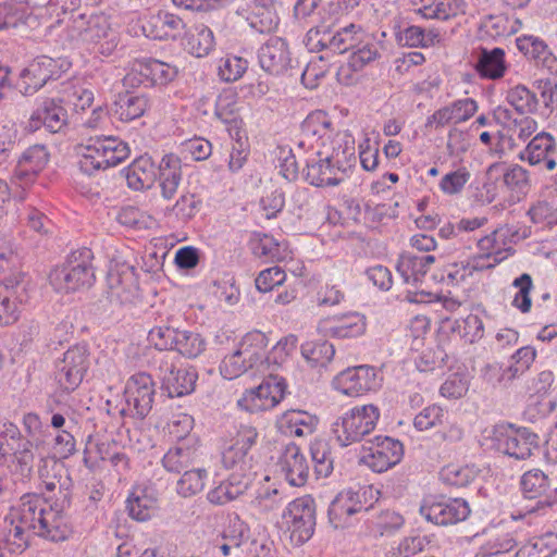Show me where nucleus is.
Returning a JSON list of instances; mask_svg holds the SVG:
<instances>
[{"label":"nucleus","mask_w":557,"mask_h":557,"mask_svg":"<svg viewBox=\"0 0 557 557\" xmlns=\"http://www.w3.org/2000/svg\"><path fill=\"white\" fill-rule=\"evenodd\" d=\"M49 498L38 493H26L21 496L20 503L12 508L10 515L13 521L22 523L35 535L51 542H61L69 537L71 529L58 509L48 504Z\"/></svg>","instance_id":"nucleus-1"},{"label":"nucleus","mask_w":557,"mask_h":557,"mask_svg":"<svg viewBox=\"0 0 557 557\" xmlns=\"http://www.w3.org/2000/svg\"><path fill=\"white\" fill-rule=\"evenodd\" d=\"M355 160L352 143L333 141L330 149H317L305 159L304 178L315 187L337 186L347 177Z\"/></svg>","instance_id":"nucleus-2"},{"label":"nucleus","mask_w":557,"mask_h":557,"mask_svg":"<svg viewBox=\"0 0 557 557\" xmlns=\"http://www.w3.org/2000/svg\"><path fill=\"white\" fill-rule=\"evenodd\" d=\"M65 33L71 42L94 45L95 48L97 47V52L104 57L111 55L119 45L110 17L101 12L73 15L66 25Z\"/></svg>","instance_id":"nucleus-3"},{"label":"nucleus","mask_w":557,"mask_h":557,"mask_svg":"<svg viewBox=\"0 0 557 557\" xmlns=\"http://www.w3.org/2000/svg\"><path fill=\"white\" fill-rule=\"evenodd\" d=\"M360 37H364V32L360 25L355 23L337 29L322 24L311 27L307 32L304 44L310 52H323L319 57V61L325 62L335 54L352 51L356 46L360 45Z\"/></svg>","instance_id":"nucleus-4"},{"label":"nucleus","mask_w":557,"mask_h":557,"mask_svg":"<svg viewBox=\"0 0 557 557\" xmlns=\"http://www.w3.org/2000/svg\"><path fill=\"white\" fill-rule=\"evenodd\" d=\"M94 253L83 247L72 251L65 262L51 270L49 282L59 293H74L89 288L95 280Z\"/></svg>","instance_id":"nucleus-5"},{"label":"nucleus","mask_w":557,"mask_h":557,"mask_svg":"<svg viewBox=\"0 0 557 557\" xmlns=\"http://www.w3.org/2000/svg\"><path fill=\"white\" fill-rule=\"evenodd\" d=\"M380 416L379 407L373 404L355 406L336 420L332 431L339 445L346 447L372 433Z\"/></svg>","instance_id":"nucleus-6"},{"label":"nucleus","mask_w":557,"mask_h":557,"mask_svg":"<svg viewBox=\"0 0 557 557\" xmlns=\"http://www.w3.org/2000/svg\"><path fill=\"white\" fill-rule=\"evenodd\" d=\"M71 67V62L63 58L39 55L24 67L16 88L23 96H33L51 81H58Z\"/></svg>","instance_id":"nucleus-7"},{"label":"nucleus","mask_w":557,"mask_h":557,"mask_svg":"<svg viewBox=\"0 0 557 557\" xmlns=\"http://www.w3.org/2000/svg\"><path fill=\"white\" fill-rule=\"evenodd\" d=\"M491 441L493 447L517 460H525L540 448V437L528 428H516L513 424H497L494 426Z\"/></svg>","instance_id":"nucleus-8"},{"label":"nucleus","mask_w":557,"mask_h":557,"mask_svg":"<svg viewBox=\"0 0 557 557\" xmlns=\"http://www.w3.org/2000/svg\"><path fill=\"white\" fill-rule=\"evenodd\" d=\"M344 143L339 135H335L333 122L329 114L323 110L310 112L300 125V139L298 149L304 151H315L317 149H330L327 143L332 145Z\"/></svg>","instance_id":"nucleus-9"},{"label":"nucleus","mask_w":557,"mask_h":557,"mask_svg":"<svg viewBox=\"0 0 557 557\" xmlns=\"http://www.w3.org/2000/svg\"><path fill=\"white\" fill-rule=\"evenodd\" d=\"M283 520L290 533V541L297 546L305 544L314 533V499L304 496L290 502L283 512Z\"/></svg>","instance_id":"nucleus-10"},{"label":"nucleus","mask_w":557,"mask_h":557,"mask_svg":"<svg viewBox=\"0 0 557 557\" xmlns=\"http://www.w3.org/2000/svg\"><path fill=\"white\" fill-rule=\"evenodd\" d=\"M177 75V69L169 63L153 58L135 59L131 71L124 76L123 85L135 88L165 86Z\"/></svg>","instance_id":"nucleus-11"},{"label":"nucleus","mask_w":557,"mask_h":557,"mask_svg":"<svg viewBox=\"0 0 557 557\" xmlns=\"http://www.w3.org/2000/svg\"><path fill=\"white\" fill-rule=\"evenodd\" d=\"M419 512L435 525L448 527L465 521L470 516L471 508L463 498L440 496L424 499Z\"/></svg>","instance_id":"nucleus-12"},{"label":"nucleus","mask_w":557,"mask_h":557,"mask_svg":"<svg viewBox=\"0 0 557 557\" xmlns=\"http://www.w3.org/2000/svg\"><path fill=\"white\" fill-rule=\"evenodd\" d=\"M90 364V352L86 344L71 346L63 358L55 363V380L60 387L70 393L83 382Z\"/></svg>","instance_id":"nucleus-13"},{"label":"nucleus","mask_w":557,"mask_h":557,"mask_svg":"<svg viewBox=\"0 0 557 557\" xmlns=\"http://www.w3.org/2000/svg\"><path fill=\"white\" fill-rule=\"evenodd\" d=\"M383 376L381 370L374 366L360 364L349 367L339 372L333 385L335 389L350 397H357L381 387Z\"/></svg>","instance_id":"nucleus-14"},{"label":"nucleus","mask_w":557,"mask_h":557,"mask_svg":"<svg viewBox=\"0 0 557 557\" xmlns=\"http://www.w3.org/2000/svg\"><path fill=\"white\" fill-rule=\"evenodd\" d=\"M518 158L540 173H553L557 171V138L542 131L529 140Z\"/></svg>","instance_id":"nucleus-15"},{"label":"nucleus","mask_w":557,"mask_h":557,"mask_svg":"<svg viewBox=\"0 0 557 557\" xmlns=\"http://www.w3.org/2000/svg\"><path fill=\"white\" fill-rule=\"evenodd\" d=\"M156 395L154 382L150 374L138 372L126 382L124 397L126 406L121 410L134 418L144 419L152 409Z\"/></svg>","instance_id":"nucleus-16"},{"label":"nucleus","mask_w":557,"mask_h":557,"mask_svg":"<svg viewBox=\"0 0 557 557\" xmlns=\"http://www.w3.org/2000/svg\"><path fill=\"white\" fill-rule=\"evenodd\" d=\"M362 447L364 455L361 460L377 473L393 468L400 462L404 456L403 443L389 436H374L367 440Z\"/></svg>","instance_id":"nucleus-17"},{"label":"nucleus","mask_w":557,"mask_h":557,"mask_svg":"<svg viewBox=\"0 0 557 557\" xmlns=\"http://www.w3.org/2000/svg\"><path fill=\"white\" fill-rule=\"evenodd\" d=\"M158 376L161 380V388L171 398L193 393L198 380V373L194 367H178L168 356L160 360Z\"/></svg>","instance_id":"nucleus-18"},{"label":"nucleus","mask_w":557,"mask_h":557,"mask_svg":"<svg viewBox=\"0 0 557 557\" xmlns=\"http://www.w3.org/2000/svg\"><path fill=\"white\" fill-rule=\"evenodd\" d=\"M38 478L45 491L47 493H53V496L48 498H54L55 507L62 509L70 505L71 478L66 473L63 465L54 459L42 458L38 467Z\"/></svg>","instance_id":"nucleus-19"},{"label":"nucleus","mask_w":557,"mask_h":557,"mask_svg":"<svg viewBox=\"0 0 557 557\" xmlns=\"http://www.w3.org/2000/svg\"><path fill=\"white\" fill-rule=\"evenodd\" d=\"M107 284L111 302L127 305L139 298L138 275L134 267L123 264L110 270Z\"/></svg>","instance_id":"nucleus-20"},{"label":"nucleus","mask_w":557,"mask_h":557,"mask_svg":"<svg viewBox=\"0 0 557 557\" xmlns=\"http://www.w3.org/2000/svg\"><path fill=\"white\" fill-rule=\"evenodd\" d=\"M260 67L270 75H283L292 67V53L286 39L277 36L270 37L258 49Z\"/></svg>","instance_id":"nucleus-21"},{"label":"nucleus","mask_w":557,"mask_h":557,"mask_svg":"<svg viewBox=\"0 0 557 557\" xmlns=\"http://www.w3.org/2000/svg\"><path fill=\"white\" fill-rule=\"evenodd\" d=\"M371 508L363 506L358 493L351 490L343 491L337 494L329 506V521L334 529L349 528L357 521L355 516L368 512Z\"/></svg>","instance_id":"nucleus-22"},{"label":"nucleus","mask_w":557,"mask_h":557,"mask_svg":"<svg viewBox=\"0 0 557 557\" xmlns=\"http://www.w3.org/2000/svg\"><path fill=\"white\" fill-rule=\"evenodd\" d=\"M60 98H42L28 120V127L33 131L45 126L50 133L62 131L67 123V112Z\"/></svg>","instance_id":"nucleus-23"},{"label":"nucleus","mask_w":557,"mask_h":557,"mask_svg":"<svg viewBox=\"0 0 557 557\" xmlns=\"http://www.w3.org/2000/svg\"><path fill=\"white\" fill-rule=\"evenodd\" d=\"M277 467L281 475L290 486L301 487L308 482L310 467L298 445L290 443L285 446Z\"/></svg>","instance_id":"nucleus-24"},{"label":"nucleus","mask_w":557,"mask_h":557,"mask_svg":"<svg viewBox=\"0 0 557 557\" xmlns=\"http://www.w3.org/2000/svg\"><path fill=\"white\" fill-rule=\"evenodd\" d=\"M49 152L45 145L28 147L20 157L12 178L23 188L33 184L49 162Z\"/></svg>","instance_id":"nucleus-25"},{"label":"nucleus","mask_w":557,"mask_h":557,"mask_svg":"<svg viewBox=\"0 0 557 557\" xmlns=\"http://www.w3.org/2000/svg\"><path fill=\"white\" fill-rule=\"evenodd\" d=\"M258 432L251 425L240 424L237 429L236 436L233 438V444L226 448L222 454V462L225 468L232 469L239 467L245 470L249 466L250 458L248 453L256 444Z\"/></svg>","instance_id":"nucleus-26"},{"label":"nucleus","mask_w":557,"mask_h":557,"mask_svg":"<svg viewBox=\"0 0 557 557\" xmlns=\"http://www.w3.org/2000/svg\"><path fill=\"white\" fill-rule=\"evenodd\" d=\"M214 115L226 126L228 134L237 135L246 131L240 114L239 97L233 89H224L219 94L214 104Z\"/></svg>","instance_id":"nucleus-27"},{"label":"nucleus","mask_w":557,"mask_h":557,"mask_svg":"<svg viewBox=\"0 0 557 557\" xmlns=\"http://www.w3.org/2000/svg\"><path fill=\"white\" fill-rule=\"evenodd\" d=\"M509 69L506 61V52L503 48L488 49L480 46L476 49L474 70L482 79H502Z\"/></svg>","instance_id":"nucleus-28"},{"label":"nucleus","mask_w":557,"mask_h":557,"mask_svg":"<svg viewBox=\"0 0 557 557\" xmlns=\"http://www.w3.org/2000/svg\"><path fill=\"white\" fill-rule=\"evenodd\" d=\"M502 178L506 190V202L510 207L522 201L530 188V172L520 164H506L503 162Z\"/></svg>","instance_id":"nucleus-29"},{"label":"nucleus","mask_w":557,"mask_h":557,"mask_svg":"<svg viewBox=\"0 0 557 557\" xmlns=\"http://www.w3.org/2000/svg\"><path fill=\"white\" fill-rule=\"evenodd\" d=\"M185 27L183 18L174 13L160 10L149 17L143 30L154 40L176 39Z\"/></svg>","instance_id":"nucleus-30"},{"label":"nucleus","mask_w":557,"mask_h":557,"mask_svg":"<svg viewBox=\"0 0 557 557\" xmlns=\"http://www.w3.org/2000/svg\"><path fill=\"white\" fill-rule=\"evenodd\" d=\"M325 331L333 338H356L366 333L367 318L356 311L336 314L325 320Z\"/></svg>","instance_id":"nucleus-31"},{"label":"nucleus","mask_w":557,"mask_h":557,"mask_svg":"<svg viewBox=\"0 0 557 557\" xmlns=\"http://www.w3.org/2000/svg\"><path fill=\"white\" fill-rule=\"evenodd\" d=\"M516 46L528 59L533 60L536 66L546 69L550 74L557 73V58L540 37L522 35L516 39Z\"/></svg>","instance_id":"nucleus-32"},{"label":"nucleus","mask_w":557,"mask_h":557,"mask_svg":"<svg viewBox=\"0 0 557 557\" xmlns=\"http://www.w3.org/2000/svg\"><path fill=\"white\" fill-rule=\"evenodd\" d=\"M127 186L136 191L149 189L157 180V164L152 157L144 153L123 170Z\"/></svg>","instance_id":"nucleus-33"},{"label":"nucleus","mask_w":557,"mask_h":557,"mask_svg":"<svg viewBox=\"0 0 557 557\" xmlns=\"http://www.w3.org/2000/svg\"><path fill=\"white\" fill-rule=\"evenodd\" d=\"M315 414L305 410H287L277 420L280 432L286 436L305 437L313 434L319 424Z\"/></svg>","instance_id":"nucleus-34"},{"label":"nucleus","mask_w":557,"mask_h":557,"mask_svg":"<svg viewBox=\"0 0 557 557\" xmlns=\"http://www.w3.org/2000/svg\"><path fill=\"white\" fill-rule=\"evenodd\" d=\"M435 262V257L426 253H413L405 251L397 261V271L407 284H418L422 282L431 264Z\"/></svg>","instance_id":"nucleus-35"},{"label":"nucleus","mask_w":557,"mask_h":557,"mask_svg":"<svg viewBox=\"0 0 557 557\" xmlns=\"http://www.w3.org/2000/svg\"><path fill=\"white\" fill-rule=\"evenodd\" d=\"M197 441H182L169 448L164 454L161 463L162 467L171 473L178 474L188 470L197 458Z\"/></svg>","instance_id":"nucleus-36"},{"label":"nucleus","mask_w":557,"mask_h":557,"mask_svg":"<svg viewBox=\"0 0 557 557\" xmlns=\"http://www.w3.org/2000/svg\"><path fill=\"white\" fill-rule=\"evenodd\" d=\"M29 283L26 273L20 270L18 256L11 249L0 252V285L17 288L23 298L25 288H29Z\"/></svg>","instance_id":"nucleus-37"},{"label":"nucleus","mask_w":557,"mask_h":557,"mask_svg":"<svg viewBox=\"0 0 557 557\" xmlns=\"http://www.w3.org/2000/svg\"><path fill=\"white\" fill-rule=\"evenodd\" d=\"M157 177L160 180L161 194L172 199L182 181V161L174 153H166L157 165Z\"/></svg>","instance_id":"nucleus-38"},{"label":"nucleus","mask_w":557,"mask_h":557,"mask_svg":"<svg viewBox=\"0 0 557 557\" xmlns=\"http://www.w3.org/2000/svg\"><path fill=\"white\" fill-rule=\"evenodd\" d=\"M249 25L259 33H270L278 25L273 0H251L247 15Z\"/></svg>","instance_id":"nucleus-39"},{"label":"nucleus","mask_w":557,"mask_h":557,"mask_svg":"<svg viewBox=\"0 0 557 557\" xmlns=\"http://www.w3.org/2000/svg\"><path fill=\"white\" fill-rule=\"evenodd\" d=\"M503 162L491 164L485 173V181L479 190V200L483 203H492L499 200L503 209L510 207L506 202V190L502 178Z\"/></svg>","instance_id":"nucleus-40"},{"label":"nucleus","mask_w":557,"mask_h":557,"mask_svg":"<svg viewBox=\"0 0 557 557\" xmlns=\"http://www.w3.org/2000/svg\"><path fill=\"white\" fill-rule=\"evenodd\" d=\"M249 486V479L239 473H232L225 481L209 491L207 498L213 505H225L240 495Z\"/></svg>","instance_id":"nucleus-41"},{"label":"nucleus","mask_w":557,"mask_h":557,"mask_svg":"<svg viewBox=\"0 0 557 557\" xmlns=\"http://www.w3.org/2000/svg\"><path fill=\"white\" fill-rule=\"evenodd\" d=\"M150 107L149 98L146 95L134 92L119 94L114 101V112L122 122H131L141 117Z\"/></svg>","instance_id":"nucleus-42"},{"label":"nucleus","mask_w":557,"mask_h":557,"mask_svg":"<svg viewBox=\"0 0 557 557\" xmlns=\"http://www.w3.org/2000/svg\"><path fill=\"white\" fill-rule=\"evenodd\" d=\"M29 299V288H25L22 299L17 288L0 285V326H8L15 323L20 315V305L26 304Z\"/></svg>","instance_id":"nucleus-43"},{"label":"nucleus","mask_w":557,"mask_h":557,"mask_svg":"<svg viewBox=\"0 0 557 557\" xmlns=\"http://www.w3.org/2000/svg\"><path fill=\"white\" fill-rule=\"evenodd\" d=\"M268 345L269 338L265 333L253 330L243 336L238 344V349L260 370L265 368Z\"/></svg>","instance_id":"nucleus-44"},{"label":"nucleus","mask_w":557,"mask_h":557,"mask_svg":"<svg viewBox=\"0 0 557 557\" xmlns=\"http://www.w3.org/2000/svg\"><path fill=\"white\" fill-rule=\"evenodd\" d=\"M413 11L426 20L446 21L458 14L457 0H410Z\"/></svg>","instance_id":"nucleus-45"},{"label":"nucleus","mask_w":557,"mask_h":557,"mask_svg":"<svg viewBox=\"0 0 557 557\" xmlns=\"http://www.w3.org/2000/svg\"><path fill=\"white\" fill-rule=\"evenodd\" d=\"M520 491L528 499H547L553 495L552 479L541 469H531L521 475Z\"/></svg>","instance_id":"nucleus-46"},{"label":"nucleus","mask_w":557,"mask_h":557,"mask_svg":"<svg viewBox=\"0 0 557 557\" xmlns=\"http://www.w3.org/2000/svg\"><path fill=\"white\" fill-rule=\"evenodd\" d=\"M215 48V38L213 32L205 24H196L186 34L185 50L196 57L205 58Z\"/></svg>","instance_id":"nucleus-47"},{"label":"nucleus","mask_w":557,"mask_h":557,"mask_svg":"<svg viewBox=\"0 0 557 557\" xmlns=\"http://www.w3.org/2000/svg\"><path fill=\"white\" fill-rule=\"evenodd\" d=\"M309 450L315 478L330 476L334 470V450L331 443L325 438H314Z\"/></svg>","instance_id":"nucleus-48"},{"label":"nucleus","mask_w":557,"mask_h":557,"mask_svg":"<svg viewBox=\"0 0 557 557\" xmlns=\"http://www.w3.org/2000/svg\"><path fill=\"white\" fill-rule=\"evenodd\" d=\"M557 554V532H546L525 541L515 557H554Z\"/></svg>","instance_id":"nucleus-49"},{"label":"nucleus","mask_w":557,"mask_h":557,"mask_svg":"<svg viewBox=\"0 0 557 557\" xmlns=\"http://www.w3.org/2000/svg\"><path fill=\"white\" fill-rule=\"evenodd\" d=\"M2 545L11 555L22 554L29 546L28 530L9 515L4 519Z\"/></svg>","instance_id":"nucleus-50"},{"label":"nucleus","mask_w":557,"mask_h":557,"mask_svg":"<svg viewBox=\"0 0 557 557\" xmlns=\"http://www.w3.org/2000/svg\"><path fill=\"white\" fill-rule=\"evenodd\" d=\"M508 104L521 115L534 114L539 111L540 100L537 92L531 90L523 84L509 88L505 97Z\"/></svg>","instance_id":"nucleus-51"},{"label":"nucleus","mask_w":557,"mask_h":557,"mask_svg":"<svg viewBox=\"0 0 557 557\" xmlns=\"http://www.w3.org/2000/svg\"><path fill=\"white\" fill-rule=\"evenodd\" d=\"M29 16L28 7L22 1L10 0L0 3V33L25 25Z\"/></svg>","instance_id":"nucleus-52"},{"label":"nucleus","mask_w":557,"mask_h":557,"mask_svg":"<svg viewBox=\"0 0 557 557\" xmlns=\"http://www.w3.org/2000/svg\"><path fill=\"white\" fill-rule=\"evenodd\" d=\"M156 499L144 488H135L126 499L128 516L136 521H148L154 511Z\"/></svg>","instance_id":"nucleus-53"},{"label":"nucleus","mask_w":557,"mask_h":557,"mask_svg":"<svg viewBox=\"0 0 557 557\" xmlns=\"http://www.w3.org/2000/svg\"><path fill=\"white\" fill-rule=\"evenodd\" d=\"M440 35L433 30H425L421 26L410 25L396 33L397 42L403 47L428 48L438 41Z\"/></svg>","instance_id":"nucleus-54"},{"label":"nucleus","mask_w":557,"mask_h":557,"mask_svg":"<svg viewBox=\"0 0 557 557\" xmlns=\"http://www.w3.org/2000/svg\"><path fill=\"white\" fill-rule=\"evenodd\" d=\"M300 351L311 367L325 368L335 356V348L327 341H308L301 344Z\"/></svg>","instance_id":"nucleus-55"},{"label":"nucleus","mask_w":557,"mask_h":557,"mask_svg":"<svg viewBox=\"0 0 557 557\" xmlns=\"http://www.w3.org/2000/svg\"><path fill=\"white\" fill-rule=\"evenodd\" d=\"M78 165L82 172L87 175H92L100 170L109 168L108 160L101 152L98 137L90 138L88 144L83 147Z\"/></svg>","instance_id":"nucleus-56"},{"label":"nucleus","mask_w":557,"mask_h":557,"mask_svg":"<svg viewBox=\"0 0 557 557\" xmlns=\"http://www.w3.org/2000/svg\"><path fill=\"white\" fill-rule=\"evenodd\" d=\"M248 245L252 255L258 258H264L271 261L284 258L281 243L272 235L256 232L251 235Z\"/></svg>","instance_id":"nucleus-57"},{"label":"nucleus","mask_w":557,"mask_h":557,"mask_svg":"<svg viewBox=\"0 0 557 557\" xmlns=\"http://www.w3.org/2000/svg\"><path fill=\"white\" fill-rule=\"evenodd\" d=\"M99 454L100 458L104 462L108 461L117 474L123 475L129 471L131 459L116 441L99 442Z\"/></svg>","instance_id":"nucleus-58"},{"label":"nucleus","mask_w":557,"mask_h":557,"mask_svg":"<svg viewBox=\"0 0 557 557\" xmlns=\"http://www.w3.org/2000/svg\"><path fill=\"white\" fill-rule=\"evenodd\" d=\"M379 58H381L379 44L364 35L360 37V45L352 49L348 63L354 71H360Z\"/></svg>","instance_id":"nucleus-59"},{"label":"nucleus","mask_w":557,"mask_h":557,"mask_svg":"<svg viewBox=\"0 0 557 557\" xmlns=\"http://www.w3.org/2000/svg\"><path fill=\"white\" fill-rule=\"evenodd\" d=\"M506 236L507 232H504V228H497L491 234L482 237L478 240V248L480 253L488 255V257L495 260V263H500L504 259L507 258L506 252L512 251L511 247L504 248L506 245Z\"/></svg>","instance_id":"nucleus-60"},{"label":"nucleus","mask_w":557,"mask_h":557,"mask_svg":"<svg viewBox=\"0 0 557 557\" xmlns=\"http://www.w3.org/2000/svg\"><path fill=\"white\" fill-rule=\"evenodd\" d=\"M527 215L534 224L553 227L557 225V200L537 199L531 203Z\"/></svg>","instance_id":"nucleus-61"},{"label":"nucleus","mask_w":557,"mask_h":557,"mask_svg":"<svg viewBox=\"0 0 557 557\" xmlns=\"http://www.w3.org/2000/svg\"><path fill=\"white\" fill-rule=\"evenodd\" d=\"M206 349V341L201 334L189 331L178 330L173 350L187 358H196Z\"/></svg>","instance_id":"nucleus-62"},{"label":"nucleus","mask_w":557,"mask_h":557,"mask_svg":"<svg viewBox=\"0 0 557 557\" xmlns=\"http://www.w3.org/2000/svg\"><path fill=\"white\" fill-rule=\"evenodd\" d=\"M101 152L108 160L109 168L116 166L129 157L131 149L126 141L115 136H97Z\"/></svg>","instance_id":"nucleus-63"},{"label":"nucleus","mask_w":557,"mask_h":557,"mask_svg":"<svg viewBox=\"0 0 557 557\" xmlns=\"http://www.w3.org/2000/svg\"><path fill=\"white\" fill-rule=\"evenodd\" d=\"M257 388L269 410L284 398L287 384L285 379L270 374Z\"/></svg>","instance_id":"nucleus-64"}]
</instances>
